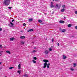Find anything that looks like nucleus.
I'll return each instance as SVG.
<instances>
[{"label": "nucleus", "mask_w": 77, "mask_h": 77, "mask_svg": "<svg viewBox=\"0 0 77 77\" xmlns=\"http://www.w3.org/2000/svg\"><path fill=\"white\" fill-rule=\"evenodd\" d=\"M10 3V0H5L4 2V4L6 6H8Z\"/></svg>", "instance_id": "obj_1"}, {"label": "nucleus", "mask_w": 77, "mask_h": 77, "mask_svg": "<svg viewBox=\"0 0 77 77\" xmlns=\"http://www.w3.org/2000/svg\"><path fill=\"white\" fill-rule=\"evenodd\" d=\"M47 63L45 62L44 64V66H43V68H46V67L47 66Z\"/></svg>", "instance_id": "obj_2"}, {"label": "nucleus", "mask_w": 77, "mask_h": 77, "mask_svg": "<svg viewBox=\"0 0 77 77\" xmlns=\"http://www.w3.org/2000/svg\"><path fill=\"white\" fill-rule=\"evenodd\" d=\"M44 53H45V54H48V53H49V51L47 50H46L45 51Z\"/></svg>", "instance_id": "obj_3"}, {"label": "nucleus", "mask_w": 77, "mask_h": 77, "mask_svg": "<svg viewBox=\"0 0 77 77\" xmlns=\"http://www.w3.org/2000/svg\"><path fill=\"white\" fill-rule=\"evenodd\" d=\"M33 29H29V30L27 31V32H33Z\"/></svg>", "instance_id": "obj_4"}, {"label": "nucleus", "mask_w": 77, "mask_h": 77, "mask_svg": "<svg viewBox=\"0 0 77 77\" xmlns=\"http://www.w3.org/2000/svg\"><path fill=\"white\" fill-rule=\"evenodd\" d=\"M43 61L44 62H49V61L48 60H44Z\"/></svg>", "instance_id": "obj_5"}, {"label": "nucleus", "mask_w": 77, "mask_h": 77, "mask_svg": "<svg viewBox=\"0 0 77 77\" xmlns=\"http://www.w3.org/2000/svg\"><path fill=\"white\" fill-rule=\"evenodd\" d=\"M63 59H66V57L64 55H63Z\"/></svg>", "instance_id": "obj_6"}, {"label": "nucleus", "mask_w": 77, "mask_h": 77, "mask_svg": "<svg viewBox=\"0 0 77 77\" xmlns=\"http://www.w3.org/2000/svg\"><path fill=\"white\" fill-rule=\"evenodd\" d=\"M10 41H14L15 39V38L14 37L10 38Z\"/></svg>", "instance_id": "obj_7"}, {"label": "nucleus", "mask_w": 77, "mask_h": 77, "mask_svg": "<svg viewBox=\"0 0 77 77\" xmlns=\"http://www.w3.org/2000/svg\"><path fill=\"white\" fill-rule=\"evenodd\" d=\"M60 23H61V24H63L65 23V21L63 20H60Z\"/></svg>", "instance_id": "obj_8"}, {"label": "nucleus", "mask_w": 77, "mask_h": 77, "mask_svg": "<svg viewBox=\"0 0 77 77\" xmlns=\"http://www.w3.org/2000/svg\"><path fill=\"white\" fill-rule=\"evenodd\" d=\"M26 37L24 36H21L20 37V39H24Z\"/></svg>", "instance_id": "obj_9"}, {"label": "nucleus", "mask_w": 77, "mask_h": 77, "mask_svg": "<svg viewBox=\"0 0 77 77\" xmlns=\"http://www.w3.org/2000/svg\"><path fill=\"white\" fill-rule=\"evenodd\" d=\"M72 26V25L71 24H69L68 25V27H71Z\"/></svg>", "instance_id": "obj_10"}, {"label": "nucleus", "mask_w": 77, "mask_h": 77, "mask_svg": "<svg viewBox=\"0 0 77 77\" xmlns=\"http://www.w3.org/2000/svg\"><path fill=\"white\" fill-rule=\"evenodd\" d=\"M29 22H31V21H33V19L30 18L29 19Z\"/></svg>", "instance_id": "obj_11"}, {"label": "nucleus", "mask_w": 77, "mask_h": 77, "mask_svg": "<svg viewBox=\"0 0 77 77\" xmlns=\"http://www.w3.org/2000/svg\"><path fill=\"white\" fill-rule=\"evenodd\" d=\"M6 53H8L9 54H11V52H10V51H6Z\"/></svg>", "instance_id": "obj_12"}, {"label": "nucleus", "mask_w": 77, "mask_h": 77, "mask_svg": "<svg viewBox=\"0 0 77 77\" xmlns=\"http://www.w3.org/2000/svg\"><path fill=\"white\" fill-rule=\"evenodd\" d=\"M65 9L64 8L62 9L61 10V12H64L65 11Z\"/></svg>", "instance_id": "obj_13"}, {"label": "nucleus", "mask_w": 77, "mask_h": 77, "mask_svg": "<svg viewBox=\"0 0 77 77\" xmlns=\"http://www.w3.org/2000/svg\"><path fill=\"white\" fill-rule=\"evenodd\" d=\"M10 24H11V25L12 26L11 27H13V25H14V24H13L12 23L10 22Z\"/></svg>", "instance_id": "obj_14"}, {"label": "nucleus", "mask_w": 77, "mask_h": 77, "mask_svg": "<svg viewBox=\"0 0 77 77\" xmlns=\"http://www.w3.org/2000/svg\"><path fill=\"white\" fill-rule=\"evenodd\" d=\"M38 22L39 23H41L42 22V21L41 20H38Z\"/></svg>", "instance_id": "obj_15"}, {"label": "nucleus", "mask_w": 77, "mask_h": 77, "mask_svg": "<svg viewBox=\"0 0 77 77\" xmlns=\"http://www.w3.org/2000/svg\"><path fill=\"white\" fill-rule=\"evenodd\" d=\"M33 59L34 60H37V58H36V57H33Z\"/></svg>", "instance_id": "obj_16"}, {"label": "nucleus", "mask_w": 77, "mask_h": 77, "mask_svg": "<svg viewBox=\"0 0 77 77\" xmlns=\"http://www.w3.org/2000/svg\"><path fill=\"white\" fill-rule=\"evenodd\" d=\"M12 68H14V67L10 66V67L9 69H12Z\"/></svg>", "instance_id": "obj_17"}, {"label": "nucleus", "mask_w": 77, "mask_h": 77, "mask_svg": "<svg viewBox=\"0 0 77 77\" xmlns=\"http://www.w3.org/2000/svg\"><path fill=\"white\" fill-rule=\"evenodd\" d=\"M54 6L53 5H51L50 6V8H54Z\"/></svg>", "instance_id": "obj_18"}, {"label": "nucleus", "mask_w": 77, "mask_h": 77, "mask_svg": "<svg viewBox=\"0 0 77 77\" xmlns=\"http://www.w3.org/2000/svg\"><path fill=\"white\" fill-rule=\"evenodd\" d=\"M73 65H74V67H75V66H76V64H75V63H74Z\"/></svg>", "instance_id": "obj_19"}, {"label": "nucleus", "mask_w": 77, "mask_h": 77, "mask_svg": "<svg viewBox=\"0 0 77 77\" xmlns=\"http://www.w3.org/2000/svg\"><path fill=\"white\" fill-rule=\"evenodd\" d=\"M32 62H33V63H36V61L34 60H32Z\"/></svg>", "instance_id": "obj_20"}, {"label": "nucleus", "mask_w": 77, "mask_h": 77, "mask_svg": "<svg viewBox=\"0 0 77 77\" xmlns=\"http://www.w3.org/2000/svg\"><path fill=\"white\" fill-rule=\"evenodd\" d=\"M24 77H28V75H24Z\"/></svg>", "instance_id": "obj_21"}, {"label": "nucleus", "mask_w": 77, "mask_h": 77, "mask_svg": "<svg viewBox=\"0 0 77 77\" xmlns=\"http://www.w3.org/2000/svg\"><path fill=\"white\" fill-rule=\"evenodd\" d=\"M65 5H62V8H65Z\"/></svg>", "instance_id": "obj_22"}, {"label": "nucleus", "mask_w": 77, "mask_h": 77, "mask_svg": "<svg viewBox=\"0 0 77 77\" xmlns=\"http://www.w3.org/2000/svg\"><path fill=\"white\" fill-rule=\"evenodd\" d=\"M65 32V29H63L62 30V32Z\"/></svg>", "instance_id": "obj_23"}, {"label": "nucleus", "mask_w": 77, "mask_h": 77, "mask_svg": "<svg viewBox=\"0 0 77 77\" xmlns=\"http://www.w3.org/2000/svg\"><path fill=\"white\" fill-rule=\"evenodd\" d=\"M21 44H24V42L23 41H22L21 42Z\"/></svg>", "instance_id": "obj_24"}, {"label": "nucleus", "mask_w": 77, "mask_h": 77, "mask_svg": "<svg viewBox=\"0 0 77 77\" xmlns=\"http://www.w3.org/2000/svg\"><path fill=\"white\" fill-rule=\"evenodd\" d=\"M0 47L1 48H3V47H2V45H0Z\"/></svg>", "instance_id": "obj_25"}, {"label": "nucleus", "mask_w": 77, "mask_h": 77, "mask_svg": "<svg viewBox=\"0 0 77 77\" xmlns=\"http://www.w3.org/2000/svg\"><path fill=\"white\" fill-rule=\"evenodd\" d=\"M71 71H74V69H72V68H71L70 69Z\"/></svg>", "instance_id": "obj_26"}, {"label": "nucleus", "mask_w": 77, "mask_h": 77, "mask_svg": "<svg viewBox=\"0 0 77 77\" xmlns=\"http://www.w3.org/2000/svg\"><path fill=\"white\" fill-rule=\"evenodd\" d=\"M51 5H53L54 4V3H53V2H51Z\"/></svg>", "instance_id": "obj_27"}, {"label": "nucleus", "mask_w": 77, "mask_h": 77, "mask_svg": "<svg viewBox=\"0 0 77 77\" xmlns=\"http://www.w3.org/2000/svg\"><path fill=\"white\" fill-rule=\"evenodd\" d=\"M36 52V51L34 50L32 52V53H35Z\"/></svg>", "instance_id": "obj_28"}, {"label": "nucleus", "mask_w": 77, "mask_h": 77, "mask_svg": "<svg viewBox=\"0 0 77 77\" xmlns=\"http://www.w3.org/2000/svg\"><path fill=\"white\" fill-rule=\"evenodd\" d=\"M49 51H52V49H51V48H50L49 49Z\"/></svg>", "instance_id": "obj_29"}, {"label": "nucleus", "mask_w": 77, "mask_h": 77, "mask_svg": "<svg viewBox=\"0 0 77 77\" xmlns=\"http://www.w3.org/2000/svg\"><path fill=\"white\" fill-rule=\"evenodd\" d=\"M50 65V63H48V64H47V66H49Z\"/></svg>", "instance_id": "obj_30"}, {"label": "nucleus", "mask_w": 77, "mask_h": 77, "mask_svg": "<svg viewBox=\"0 0 77 77\" xmlns=\"http://www.w3.org/2000/svg\"><path fill=\"white\" fill-rule=\"evenodd\" d=\"M8 9H11L12 7H8Z\"/></svg>", "instance_id": "obj_31"}, {"label": "nucleus", "mask_w": 77, "mask_h": 77, "mask_svg": "<svg viewBox=\"0 0 77 77\" xmlns=\"http://www.w3.org/2000/svg\"><path fill=\"white\" fill-rule=\"evenodd\" d=\"M23 25L24 26H26V24L25 23H24Z\"/></svg>", "instance_id": "obj_32"}, {"label": "nucleus", "mask_w": 77, "mask_h": 77, "mask_svg": "<svg viewBox=\"0 0 77 77\" xmlns=\"http://www.w3.org/2000/svg\"><path fill=\"white\" fill-rule=\"evenodd\" d=\"M18 67H21V64H19V65L18 66Z\"/></svg>", "instance_id": "obj_33"}, {"label": "nucleus", "mask_w": 77, "mask_h": 77, "mask_svg": "<svg viewBox=\"0 0 77 77\" xmlns=\"http://www.w3.org/2000/svg\"><path fill=\"white\" fill-rule=\"evenodd\" d=\"M17 73H19V74H20V71H19V70L17 71Z\"/></svg>", "instance_id": "obj_34"}, {"label": "nucleus", "mask_w": 77, "mask_h": 77, "mask_svg": "<svg viewBox=\"0 0 77 77\" xmlns=\"http://www.w3.org/2000/svg\"><path fill=\"white\" fill-rule=\"evenodd\" d=\"M75 14H76V15H77V11H75Z\"/></svg>", "instance_id": "obj_35"}, {"label": "nucleus", "mask_w": 77, "mask_h": 77, "mask_svg": "<svg viewBox=\"0 0 77 77\" xmlns=\"http://www.w3.org/2000/svg\"><path fill=\"white\" fill-rule=\"evenodd\" d=\"M52 42H54V39L52 38Z\"/></svg>", "instance_id": "obj_36"}, {"label": "nucleus", "mask_w": 77, "mask_h": 77, "mask_svg": "<svg viewBox=\"0 0 77 77\" xmlns=\"http://www.w3.org/2000/svg\"><path fill=\"white\" fill-rule=\"evenodd\" d=\"M47 67L48 68H50V66H49L47 65Z\"/></svg>", "instance_id": "obj_37"}, {"label": "nucleus", "mask_w": 77, "mask_h": 77, "mask_svg": "<svg viewBox=\"0 0 77 77\" xmlns=\"http://www.w3.org/2000/svg\"><path fill=\"white\" fill-rule=\"evenodd\" d=\"M2 28H0V31H2Z\"/></svg>", "instance_id": "obj_38"}, {"label": "nucleus", "mask_w": 77, "mask_h": 77, "mask_svg": "<svg viewBox=\"0 0 77 77\" xmlns=\"http://www.w3.org/2000/svg\"><path fill=\"white\" fill-rule=\"evenodd\" d=\"M14 21H15V20L14 19H13L12 20V22H14Z\"/></svg>", "instance_id": "obj_39"}, {"label": "nucleus", "mask_w": 77, "mask_h": 77, "mask_svg": "<svg viewBox=\"0 0 77 77\" xmlns=\"http://www.w3.org/2000/svg\"><path fill=\"white\" fill-rule=\"evenodd\" d=\"M60 30L61 31H62V28H60Z\"/></svg>", "instance_id": "obj_40"}, {"label": "nucleus", "mask_w": 77, "mask_h": 77, "mask_svg": "<svg viewBox=\"0 0 77 77\" xmlns=\"http://www.w3.org/2000/svg\"><path fill=\"white\" fill-rule=\"evenodd\" d=\"M21 67H19L18 68V69H21Z\"/></svg>", "instance_id": "obj_41"}, {"label": "nucleus", "mask_w": 77, "mask_h": 77, "mask_svg": "<svg viewBox=\"0 0 77 77\" xmlns=\"http://www.w3.org/2000/svg\"><path fill=\"white\" fill-rule=\"evenodd\" d=\"M75 29H77V26H76L75 27Z\"/></svg>", "instance_id": "obj_42"}, {"label": "nucleus", "mask_w": 77, "mask_h": 77, "mask_svg": "<svg viewBox=\"0 0 77 77\" xmlns=\"http://www.w3.org/2000/svg\"><path fill=\"white\" fill-rule=\"evenodd\" d=\"M57 45H58V46H59V43H57Z\"/></svg>", "instance_id": "obj_43"}, {"label": "nucleus", "mask_w": 77, "mask_h": 77, "mask_svg": "<svg viewBox=\"0 0 77 77\" xmlns=\"http://www.w3.org/2000/svg\"><path fill=\"white\" fill-rule=\"evenodd\" d=\"M3 53V51H1L0 52V53Z\"/></svg>", "instance_id": "obj_44"}, {"label": "nucleus", "mask_w": 77, "mask_h": 77, "mask_svg": "<svg viewBox=\"0 0 77 77\" xmlns=\"http://www.w3.org/2000/svg\"><path fill=\"white\" fill-rule=\"evenodd\" d=\"M56 6H57V7H58V4H57V5H56Z\"/></svg>", "instance_id": "obj_45"}, {"label": "nucleus", "mask_w": 77, "mask_h": 77, "mask_svg": "<svg viewBox=\"0 0 77 77\" xmlns=\"http://www.w3.org/2000/svg\"><path fill=\"white\" fill-rule=\"evenodd\" d=\"M34 49H36V47H34Z\"/></svg>", "instance_id": "obj_46"}, {"label": "nucleus", "mask_w": 77, "mask_h": 77, "mask_svg": "<svg viewBox=\"0 0 77 77\" xmlns=\"http://www.w3.org/2000/svg\"><path fill=\"white\" fill-rule=\"evenodd\" d=\"M0 56H2V54L1 53H0Z\"/></svg>", "instance_id": "obj_47"}, {"label": "nucleus", "mask_w": 77, "mask_h": 77, "mask_svg": "<svg viewBox=\"0 0 77 77\" xmlns=\"http://www.w3.org/2000/svg\"><path fill=\"white\" fill-rule=\"evenodd\" d=\"M55 1H56L57 2V1H58V0H55Z\"/></svg>", "instance_id": "obj_48"}, {"label": "nucleus", "mask_w": 77, "mask_h": 77, "mask_svg": "<svg viewBox=\"0 0 77 77\" xmlns=\"http://www.w3.org/2000/svg\"><path fill=\"white\" fill-rule=\"evenodd\" d=\"M2 64V63L0 62V65H1Z\"/></svg>", "instance_id": "obj_49"}, {"label": "nucleus", "mask_w": 77, "mask_h": 77, "mask_svg": "<svg viewBox=\"0 0 77 77\" xmlns=\"http://www.w3.org/2000/svg\"><path fill=\"white\" fill-rule=\"evenodd\" d=\"M41 24H44V23H41Z\"/></svg>", "instance_id": "obj_50"}, {"label": "nucleus", "mask_w": 77, "mask_h": 77, "mask_svg": "<svg viewBox=\"0 0 77 77\" xmlns=\"http://www.w3.org/2000/svg\"><path fill=\"white\" fill-rule=\"evenodd\" d=\"M8 25V26H10V24H9Z\"/></svg>", "instance_id": "obj_51"}, {"label": "nucleus", "mask_w": 77, "mask_h": 77, "mask_svg": "<svg viewBox=\"0 0 77 77\" xmlns=\"http://www.w3.org/2000/svg\"><path fill=\"white\" fill-rule=\"evenodd\" d=\"M53 1H54V0H53Z\"/></svg>", "instance_id": "obj_52"}, {"label": "nucleus", "mask_w": 77, "mask_h": 77, "mask_svg": "<svg viewBox=\"0 0 77 77\" xmlns=\"http://www.w3.org/2000/svg\"><path fill=\"white\" fill-rule=\"evenodd\" d=\"M20 72H21V70H20Z\"/></svg>", "instance_id": "obj_53"}, {"label": "nucleus", "mask_w": 77, "mask_h": 77, "mask_svg": "<svg viewBox=\"0 0 77 77\" xmlns=\"http://www.w3.org/2000/svg\"><path fill=\"white\" fill-rule=\"evenodd\" d=\"M64 18H65V17H64Z\"/></svg>", "instance_id": "obj_54"}]
</instances>
